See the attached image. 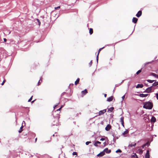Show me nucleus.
Listing matches in <instances>:
<instances>
[{"mask_svg": "<svg viewBox=\"0 0 158 158\" xmlns=\"http://www.w3.org/2000/svg\"><path fill=\"white\" fill-rule=\"evenodd\" d=\"M33 96H32L28 100V102H30L32 99Z\"/></svg>", "mask_w": 158, "mask_h": 158, "instance_id": "nucleus-32", "label": "nucleus"}, {"mask_svg": "<svg viewBox=\"0 0 158 158\" xmlns=\"http://www.w3.org/2000/svg\"><path fill=\"white\" fill-rule=\"evenodd\" d=\"M94 145L96 147H98V145L97 144V143L96 142L94 144Z\"/></svg>", "mask_w": 158, "mask_h": 158, "instance_id": "nucleus-38", "label": "nucleus"}, {"mask_svg": "<svg viewBox=\"0 0 158 158\" xmlns=\"http://www.w3.org/2000/svg\"><path fill=\"white\" fill-rule=\"evenodd\" d=\"M135 154H134V155L132 156V157H135Z\"/></svg>", "mask_w": 158, "mask_h": 158, "instance_id": "nucleus-47", "label": "nucleus"}, {"mask_svg": "<svg viewBox=\"0 0 158 158\" xmlns=\"http://www.w3.org/2000/svg\"><path fill=\"white\" fill-rule=\"evenodd\" d=\"M141 72V69L138 70L136 73V74L138 75Z\"/></svg>", "mask_w": 158, "mask_h": 158, "instance_id": "nucleus-28", "label": "nucleus"}, {"mask_svg": "<svg viewBox=\"0 0 158 158\" xmlns=\"http://www.w3.org/2000/svg\"><path fill=\"white\" fill-rule=\"evenodd\" d=\"M114 108L113 107H111L108 109V111H110V112H111L114 110Z\"/></svg>", "mask_w": 158, "mask_h": 158, "instance_id": "nucleus-21", "label": "nucleus"}, {"mask_svg": "<svg viewBox=\"0 0 158 158\" xmlns=\"http://www.w3.org/2000/svg\"><path fill=\"white\" fill-rule=\"evenodd\" d=\"M106 112V110L105 109L102 110H100L98 114L99 115H101L103 114L104 113Z\"/></svg>", "mask_w": 158, "mask_h": 158, "instance_id": "nucleus-3", "label": "nucleus"}, {"mask_svg": "<svg viewBox=\"0 0 158 158\" xmlns=\"http://www.w3.org/2000/svg\"><path fill=\"white\" fill-rule=\"evenodd\" d=\"M120 122L121 123V124L123 127H124V117H122L120 118Z\"/></svg>", "mask_w": 158, "mask_h": 158, "instance_id": "nucleus-10", "label": "nucleus"}, {"mask_svg": "<svg viewBox=\"0 0 158 158\" xmlns=\"http://www.w3.org/2000/svg\"><path fill=\"white\" fill-rule=\"evenodd\" d=\"M3 40H4V42H6L7 40H6V39L4 38Z\"/></svg>", "mask_w": 158, "mask_h": 158, "instance_id": "nucleus-43", "label": "nucleus"}, {"mask_svg": "<svg viewBox=\"0 0 158 158\" xmlns=\"http://www.w3.org/2000/svg\"><path fill=\"white\" fill-rule=\"evenodd\" d=\"M145 145L144 144L142 146V148L143 149H144V147H145Z\"/></svg>", "mask_w": 158, "mask_h": 158, "instance_id": "nucleus-39", "label": "nucleus"}, {"mask_svg": "<svg viewBox=\"0 0 158 158\" xmlns=\"http://www.w3.org/2000/svg\"><path fill=\"white\" fill-rule=\"evenodd\" d=\"M105 140V138H101L100 139V141H103L104 140Z\"/></svg>", "mask_w": 158, "mask_h": 158, "instance_id": "nucleus-40", "label": "nucleus"}, {"mask_svg": "<svg viewBox=\"0 0 158 158\" xmlns=\"http://www.w3.org/2000/svg\"><path fill=\"white\" fill-rule=\"evenodd\" d=\"M62 107H61L59 109H58L57 110V111H58V110H60V109H61Z\"/></svg>", "mask_w": 158, "mask_h": 158, "instance_id": "nucleus-46", "label": "nucleus"}, {"mask_svg": "<svg viewBox=\"0 0 158 158\" xmlns=\"http://www.w3.org/2000/svg\"><path fill=\"white\" fill-rule=\"evenodd\" d=\"M145 145V146H148L150 145V143L149 142V141H148L146 143L144 144Z\"/></svg>", "mask_w": 158, "mask_h": 158, "instance_id": "nucleus-27", "label": "nucleus"}, {"mask_svg": "<svg viewBox=\"0 0 158 158\" xmlns=\"http://www.w3.org/2000/svg\"><path fill=\"white\" fill-rule=\"evenodd\" d=\"M152 86L150 87H148L145 90V92L149 93L151 92L152 89Z\"/></svg>", "mask_w": 158, "mask_h": 158, "instance_id": "nucleus-7", "label": "nucleus"}, {"mask_svg": "<svg viewBox=\"0 0 158 158\" xmlns=\"http://www.w3.org/2000/svg\"><path fill=\"white\" fill-rule=\"evenodd\" d=\"M91 143V142L90 141H87L86 142L85 144L86 145H88L89 143Z\"/></svg>", "mask_w": 158, "mask_h": 158, "instance_id": "nucleus-30", "label": "nucleus"}, {"mask_svg": "<svg viewBox=\"0 0 158 158\" xmlns=\"http://www.w3.org/2000/svg\"><path fill=\"white\" fill-rule=\"evenodd\" d=\"M92 64V60H91L90 61V62L89 63V64L90 66H91V65Z\"/></svg>", "mask_w": 158, "mask_h": 158, "instance_id": "nucleus-37", "label": "nucleus"}, {"mask_svg": "<svg viewBox=\"0 0 158 158\" xmlns=\"http://www.w3.org/2000/svg\"><path fill=\"white\" fill-rule=\"evenodd\" d=\"M37 21H38V23L39 25H40V22L39 19H37Z\"/></svg>", "mask_w": 158, "mask_h": 158, "instance_id": "nucleus-33", "label": "nucleus"}, {"mask_svg": "<svg viewBox=\"0 0 158 158\" xmlns=\"http://www.w3.org/2000/svg\"><path fill=\"white\" fill-rule=\"evenodd\" d=\"M59 117H58L57 118H55V119L54 121L52 124L53 125H56L57 126L59 125Z\"/></svg>", "mask_w": 158, "mask_h": 158, "instance_id": "nucleus-2", "label": "nucleus"}, {"mask_svg": "<svg viewBox=\"0 0 158 158\" xmlns=\"http://www.w3.org/2000/svg\"><path fill=\"white\" fill-rule=\"evenodd\" d=\"M143 108L147 109H151L153 107L152 103L149 102H148L143 103Z\"/></svg>", "mask_w": 158, "mask_h": 158, "instance_id": "nucleus-1", "label": "nucleus"}, {"mask_svg": "<svg viewBox=\"0 0 158 158\" xmlns=\"http://www.w3.org/2000/svg\"><path fill=\"white\" fill-rule=\"evenodd\" d=\"M125 95H123V96L122 97V99H123V100L124 99V98H125Z\"/></svg>", "mask_w": 158, "mask_h": 158, "instance_id": "nucleus-44", "label": "nucleus"}, {"mask_svg": "<svg viewBox=\"0 0 158 158\" xmlns=\"http://www.w3.org/2000/svg\"><path fill=\"white\" fill-rule=\"evenodd\" d=\"M151 75L156 77L158 78V75L156 74L155 73H152L151 74Z\"/></svg>", "mask_w": 158, "mask_h": 158, "instance_id": "nucleus-20", "label": "nucleus"}, {"mask_svg": "<svg viewBox=\"0 0 158 158\" xmlns=\"http://www.w3.org/2000/svg\"><path fill=\"white\" fill-rule=\"evenodd\" d=\"M88 92L86 89H85L84 90L81 91L82 97H83L84 95L87 93Z\"/></svg>", "mask_w": 158, "mask_h": 158, "instance_id": "nucleus-4", "label": "nucleus"}, {"mask_svg": "<svg viewBox=\"0 0 158 158\" xmlns=\"http://www.w3.org/2000/svg\"><path fill=\"white\" fill-rule=\"evenodd\" d=\"M106 96H107V94H104V97L105 98H106Z\"/></svg>", "mask_w": 158, "mask_h": 158, "instance_id": "nucleus-49", "label": "nucleus"}, {"mask_svg": "<svg viewBox=\"0 0 158 158\" xmlns=\"http://www.w3.org/2000/svg\"><path fill=\"white\" fill-rule=\"evenodd\" d=\"M42 81V80H40L38 83V85H40Z\"/></svg>", "mask_w": 158, "mask_h": 158, "instance_id": "nucleus-29", "label": "nucleus"}, {"mask_svg": "<svg viewBox=\"0 0 158 158\" xmlns=\"http://www.w3.org/2000/svg\"><path fill=\"white\" fill-rule=\"evenodd\" d=\"M156 97L157 99H158V94H156Z\"/></svg>", "mask_w": 158, "mask_h": 158, "instance_id": "nucleus-45", "label": "nucleus"}, {"mask_svg": "<svg viewBox=\"0 0 158 158\" xmlns=\"http://www.w3.org/2000/svg\"><path fill=\"white\" fill-rule=\"evenodd\" d=\"M148 95V94H140L139 95V96L141 97H145L147 96Z\"/></svg>", "mask_w": 158, "mask_h": 158, "instance_id": "nucleus-13", "label": "nucleus"}, {"mask_svg": "<svg viewBox=\"0 0 158 158\" xmlns=\"http://www.w3.org/2000/svg\"><path fill=\"white\" fill-rule=\"evenodd\" d=\"M136 145V143H135L133 144L131 143L130 144H129V147H131L133 146H135Z\"/></svg>", "mask_w": 158, "mask_h": 158, "instance_id": "nucleus-22", "label": "nucleus"}, {"mask_svg": "<svg viewBox=\"0 0 158 158\" xmlns=\"http://www.w3.org/2000/svg\"><path fill=\"white\" fill-rule=\"evenodd\" d=\"M116 152L117 153L119 152H121V151L120 149H119L116 151Z\"/></svg>", "mask_w": 158, "mask_h": 158, "instance_id": "nucleus-35", "label": "nucleus"}, {"mask_svg": "<svg viewBox=\"0 0 158 158\" xmlns=\"http://www.w3.org/2000/svg\"><path fill=\"white\" fill-rule=\"evenodd\" d=\"M158 85V82H155L154 83H153L152 84V86H156Z\"/></svg>", "mask_w": 158, "mask_h": 158, "instance_id": "nucleus-23", "label": "nucleus"}, {"mask_svg": "<svg viewBox=\"0 0 158 158\" xmlns=\"http://www.w3.org/2000/svg\"><path fill=\"white\" fill-rule=\"evenodd\" d=\"M135 156H136L135 158H139L135 153Z\"/></svg>", "mask_w": 158, "mask_h": 158, "instance_id": "nucleus-48", "label": "nucleus"}, {"mask_svg": "<svg viewBox=\"0 0 158 158\" xmlns=\"http://www.w3.org/2000/svg\"><path fill=\"white\" fill-rule=\"evenodd\" d=\"M98 55H97V61H98Z\"/></svg>", "mask_w": 158, "mask_h": 158, "instance_id": "nucleus-42", "label": "nucleus"}, {"mask_svg": "<svg viewBox=\"0 0 158 158\" xmlns=\"http://www.w3.org/2000/svg\"><path fill=\"white\" fill-rule=\"evenodd\" d=\"M6 80H3V82H2V83L1 84V85H3L4 84V83H5V82H6Z\"/></svg>", "mask_w": 158, "mask_h": 158, "instance_id": "nucleus-36", "label": "nucleus"}, {"mask_svg": "<svg viewBox=\"0 0 158 158\" xmlns=\"http://www.w3.org/2000/svg\"><path fill=\"white\" fill-rule=\"evenodd\" d=\"M111 128V126L110 124H108L105 127V130L106 131H109Z\"/></svg>", "mask_w": 158, "mask_h": 158, "instance_id": "nucleus-9", "label": "nucleus"}, {"mask_svg": "<svg viewBox=\"0 0 158 158\" xmlns=\"http://www.w3.org/2000/svg\"><path fill=\"white\" fill-rule=\"evenodd\" d=\"M156 119L155 118V117L153 116H152V117L151 119V122L154 123V122H156Z\"/></svg>", "mask_w": 158, "mask_h": 158, "instance_id": "nucleus-14", "label": "nucleus"}, {"mask_svg": "<svg viewBox=\"0 0 158 158\" xmlns=\"http://www.w3.org/2000/svg\"><path fill=\"white\" fill-rule=\"evenodd\" d=\"M143 87V85L142 84H138L137 85L136 87V88H142Z\"/></svg>", "mask_w": 158, "mask_h": 158, "instance_id": "nucleus-16", "label": "nucleus"}, {"mask_svg": "<svg viewBox=\"0 0 158 158\" xmlns=\"http://www.w3.org/2000/svg\"><path fill=\"white\" fill-rule=\"evenodd\" d=\"M80 79L79 78H77L76 81L75 82V85H77L78 84L79 82Z\"/></svg>", "mask_w": 158, "mask_h": 158, "instance_id": "nucleus-18", "label": "nucleus"}, {"mask_svg": "<svg viewBox=\"0 0 158 158\" xmlns=\"http://www.w3.org/2000/svg\"><path fill=\"white\" fill-rule=\"evenodd\" d=\"M93 32V31L92 28H90L89 30V33L90 35H92Z\"/></svg>", "mask_w": 158, "mask_h": 158, "instance_id": "nucleus-19", "label": "nucleus"}, {"mask_svg": "<svg viewBox=\"0 0 158 158\" xmlns=\"http://www.w3.org/2000/svg\"><path fill=\"white\" fill-rule=\"evenodd\" d=\"M149 151L148 150L145 155V158H150Z\"/></svg>", "mask_w": 158, "mask_h": 158, "instance_id": "nucleus-6", "label": "nucleus"}, {"mask_svg": "<svg viewBox=\"0 0 158 158\" xmlns=\"http://www.w3.org/2000/svg\"><path fill=\"white\" fill-rule=\"evenodd\" d=\"M97 143V144H101V142H99V141H96Z\"/></svg>", "mask_w": 158, "mask_h": 158, "instance_id": "nucleus-41", "label": "nucleus"}, {"mask_svg": "<svg viewBox=\"0 0 158 158\" xmlns=\"http://www.w3.org/2000/svg\"><path fill=\"white\" fill-rule=\"evenodd\" d=\"M104 48V47H103L102 48H100L98 51V55H99V54L100 52V51L103 49Z\"/></svg>", "mask_w": 158, "mask_h": 158, "instance_id": "nucleus-26", "label": "nucleus"}, {"mask_svg": "<svg viewBox=\"0 0 158 158\" xmlns=\"http://www.w3.org/2000/svg\"><path fill=\"white\" fill-rule=\"evenodd\" d=\"M155 81L154 80H148L147 81L150 83H152L153 82Z\"/></svg>", "mask_w": 158, "mask_h": 158, "instance_id": "nucleus-25", "label": "nucleus"}, {"mask_svg": "<svg viewBox=\"0 0 158 158\" xmlns=\"http://www.w3.org/2000/svg\"><path fill=\"white\" fill-rule=\"evenodd\" d=\"M113 96H111L107 99V101L108 102H111L113 100Z\"/></svg>", "mask_w": 158, "mask_h": 158, "instance_id": "nucleus-17", "label": "nucleus"}, {"mask_svg": "<svg viewBox=\"0 0 158 158\" xmlns=\"http://www.w3.org/2000/svg\"><path fill=\"white\" fill-rule=\"evenodd\" d=\"M35 101V100H34V101H32L31 102L32 103H33L34 102V101Z\"/></svg>", "mask_w": 158, "mask_h": 158, "instance_id": "nucleus-52", "label": "nucleus"}, {"mask_svg": "<svg viewBox=\"0 0 158 158\" xmlns=\"http://www.w3.org/2000/svg\"><path fill=\"white\" fill-rule=\"evenodd\" d=\"M53 136H54V135H53Z\"/></svg>", "mask_w": 158, "mask_h": 158, "instance_id": "nucleus-53", "label": "nucleus"}, {"mask_svg": "<svg viewBox=\"0 0 158 158\" xmlns=\"http://www.w3.org/2000/svg\"><path fill=\"white\" fill-rule=\"evenodd\" d=\"M105 154V153H104V152H103V151L102 152H101L100 153H99V154H98V155H97V156H100V157H101V156H104V155Z\"/></svg>", "mask_w": 158, "mask_h": 158, "instance_id": "nucleus-12", "label": "nucleus"}, {"mask_svg": "<svg viewBox=\"0 0 158 158\" xmlns=\"http://www.w3.org/2000/svg\"><path fill=\"white\" fill-rule=\"evenodd\" d=\"M152 63L151 62H148V63H146V64H149V63Z\"/></svg>", "mask_w": 158, "mask_h": 158, "instance_id": "nucleus-50", "label": "nucleus"}, {"mask_svg": "<svg viewBox=\"0 0 158 158\" xmlns=\"http://www.w3.org/2000/svg\"><path fill=\"white\" fill-rule=\"evenodd\" d=\"M23 127L22 125L20 128V130L19 131V133L21 132L22 131H23L22 129H23Z\"/></svg>", "mask_w": 158, "mask_h": 158, "instance_id": "nucleus-24", "label": "nucleus"}, {"mask_svg": "<svg viewBox=\"0 0 158 158\" xmlns=\"http://www.w3.org/2000/svg\"><path fill=\"white\" fill-rule=\"evenodd\" d=\"M37 138H36L35 139V142H36L37 141Z\"/></svg>", "mask_w": 158, "mask_h": 158, "instance_id": "nucleus-51", "label": "nucleus"}, {"mask_svg": "<svg viewBox=\"0 0 158 158\" xmlns=\"http://www.w3.org/2000/svg\"><path fill=\"white\" fill-rule=\"evenodd\" d=\"M128 132L129 131L127 130H126V131L123 133L122 135L124 136H126L125 135L128 134Z\"/></svg>", "mask_w": 158, "mask_h": 158, "instance_id": "nucleus-15", "label": "nucleus"}, {"mask_svg": "<svg viewBox=\"0 0 158 158\" xmlns=\"http://www.w3.org/2000/svg\"><path fill=\"white\" fill-rule=\"evenodd\" d=\"M111 150L110 149H108L107 148H105L103 150L104 153H105V152H106V153H109L111 152Z\"/></svg>", "mask_w": 158, "mask_h": 158, "instance_id": "nucleus-5", "label": "nucleus"}, {"mask_svg": "<svg viewBox=\"0 0 158 158\" xmlns=\"http://www.w3.org/2000/svg\"><path fill=\"white\" fill-rule=\"evenodd\" d=\"M73 155H77V153L76 152H73Z\"/></svg>", "mask_w": 158, "mask_h": 158, "instance_id": "nucleus-31", "label": "nucleus"}, {"mask_svg": "<svg viewBox=\"0 0 158 158\" xmlns=\"http://www.w3.org/2000/svg\"><path fill=\"white\" fill-rule=\"evenodd\" d=\"M60 8V6H58L57 7H55V10H57V9H59Z\"/></svg>", "mask_w": 158, "mask_h": 158, "instance_id": "nucleus-34", "label": "nucleus"}, {"mask_svg": "<svg viewBox=\"0 0 158 158\" xmlns=\"http://www.w3.org/2000/svg\"><path fill=\"white\" fill-rule=\"evenodd\" d=\"M142 12L141 10L139 11L138 13L136 15V16L138 17H139L142 15Z\"/></svg>", "mask_w": 158, "mask_h": 158, "instance_id": "nucleus-8", "label": "nucleus"}, {"mask_svg": "<svg viewBox=\"0 0 158 158\" xmlns=\"http://www.w3.org/2000/svg\"><path fill=\"white\" fill-rule=\"evenodd\" d=\"M138 19L137 18L135 17H133L132 19V22L135 23H137Z\"/></svg>", "mask_w": 158, "mask_h": 158, "instance_id": "nucleus-11", "label": "nucleus"}]
</instances>
